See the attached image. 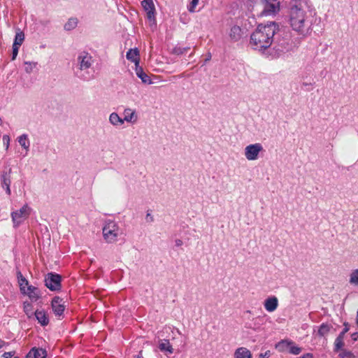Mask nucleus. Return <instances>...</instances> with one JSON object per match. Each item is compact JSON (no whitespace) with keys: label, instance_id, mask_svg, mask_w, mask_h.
Segmentation results:
<instances>
[{"label":"nucleus","instance_id":"f257e3e1","mask_svg":"<svg viewBox=\"0 0 358 358\" xmlns=\"http://www.w3.org/2000/svg\"><path fill=\"white\" fill-rule=\"evenodd\" d=\"M312 5L310 0H292L289 10V24L298 34L306 36L312 31Z\"/></svg>","mask_w":358,"mask_h":358},{"label":"nucleus","instance_id":"f03ea898","mask_svg":"<svg viewBox=\"0 0 358 358\" xmlns=\"http://www.w3.org/2000/svg\"><path fill=\"white\" fill-rule=\"evenodd\" d=\"M279 31V27L275 22L258 25L251 34L250 45L255 50L263 51L270 48L275 40V35Z\"/></svg>","mask_w":358,"mask_h":358},{"label":"nucleus","instance_id":"7ed1b4c3","mask_svg":"<svg viewBox=\"0 0 358 358\" xmlns=\"http://www.w3.org/2000/svg\"><path fill=\"white\" fill-rule=\"evenodd\" d=\"M78 70L76 76L84 81H89L94 78V73H90L88 70L94 63L92 55L85 52H81L77 58Z\"/></svg>","mask_w":358,"mask_h":358},{"label":"nucleus","instance_id":"20e7f679","mask_svg":"<svg viewBox=\"0 0 358 358\" xmlns=\"http://www.w3.org/2000/svg\"><path fill=\"white\" fill-rule=\"evenodd\" d=\"M103 236L107 243H112L123 234V231L115 221H108L103 227Z\"/></svg>","mask_w":358,"mask_h":358},{"label":"nucleus","instance_id":"39448f33","mask_svg":"<svg viewBox=\"0 0 358 358\" xmlns=\"http://www.w3.org/2000/svg\"><path fill=\"white\" fill-rule=\"evenodd\" d=\"M31 208L24 204L20 209L13 211L11 213V218L15 228L18 227L22 224L30 215Z\"/></svg>","mask_w":358,"mask_h":358},{"label":"nucleus","instance_id":"423d86ee","mask_svg":"<svg viewBox=\"0 0 358 358\" xmlns=\"http://www.w3.org/2000/svg\"><path fill=\"white\" fill-rule=\"evenodd\" d=\"M12 182V169L5 167L0 173V185L8 196L11 194L10 185Z\"/></svg>","mask_w":358,"mask_h":358},{"label":"nucleus","instance_id":"0eeeda50","mask_svg":"<svg viewBox=\"0 0 358 358\" xmlns=\"http://www.w3.org/2000/svg\"><path fill=\"white\" fill-rule=\"evenodd\" d=\"M61 275L57 273H49L45 275V285L51 291H57L61 289Z\"/></svg>","mask_w":358,"mask_h":358},{"label":"nucleus","instance_id":"6e6552de","mask_svg":"<svg viewBox=\"0 0 358 358\" xmlns=\"http://www.w3.org/2000/svg\"><path fill=\"white\" fill-rule=\"evenodd\" d=\"M263 150L262 144L257 143L247 145L244 150V155L249 161H254L258 159L259 152Z\"/></svg>","mask_w":358,"mask_h":358},{"label":"nucleus","instance_id":"1a4fd4ad","mask_svg":"<svg viewBox=\"0 0 358 358\" xmlns=\"http://www.w3.org/2000/svg\"><path fill=\"white\" fill-rule=\"evenodd\" d=\"M280 4L278 0H264L262 14L265 16L276 15L280 11Z\"/></svg>","mask_w":358,"mask_h":358},{"label":"nucleus","instance_id":"9d476101","mask_svg":"<svg viewBox=\"0 0 358 358\" xmlns=\"http://www.w3.org/2000/svg\"><path fill=\"white\" fill-rule=\"evenodd\" d=\"M273 49L275 51L278 55H280L281 53L286 52L289 51L290 49V44L289 39L282 38V39H276L273 42Z\"/></svg>","mask_w":358,"mask_h":358},{"label":"nucleus","instance_id":"9b49d317","mask_svg":"<svg viewBox=\"0 0 358 358\" xmlns=\"http://www.w3.org/2000/svg\"><path fill=\"white\" fill-rule=\"evenodd\" d=\"M51 305L52 311L55 315L56 316L60 317L65 310V306L62 299L59 298V296H55L52 300Z\"/></svg>","mask_w":358,"mask_h":358},{"label":"nucleus","instance_id":"f8f14e48","mask_svg":"<svg viewBox=\"0 0 358 358\" xmlns=\"http://www.w3.org/2000/svg\"><path fill=\"white\" fill-rule=\"evenodd\" d=\"M124 117L123 121L129 122V123H136L138 120V115L135 111V110L131 109L130 108H127L124 110Z\"/></svg>","mask_w":358,"mask_h":358},{"label":"nucleus","instance_id":"ddd939ff","mask_svg":"<svg viewBox=\"0 0 358 358\" xmlns=\"http://www.w3.org/2000/svg\"><path fill=\"white\" fill-rule=\"evenodd\" d=\"M229 36L231 41L234 42L238 41L243 36V30L238 25H234L231 27Z\"/></svg>","mask_w":358,"mask_h":358},{"label":"nucleus","instance_id":"4468645a","mask_svg":"<svg viewBox=\"0 0 358 358\" xmlns=\"http://www.w3.org/2000/svg\"><path fill=\"white\" fill-rule=\"evenodd\" d=\"M141 5L147 11V17L151 20L155 17V7L152 2V0H143L141 1Z\"/></svg>","mask_w":358,"mask_h":358},{"label":"nucleus","instance_id":"2eb2a0df","mask_svg":"<svg viewBox=\"0 0 358 358\" xmlns=\"http://www.w3.org/2000/svg\"><path fill=\"white\" fill-rule=\"evenodd\" d=\"M264 308L268 312H273L278 306V300L275 296L268 297L264 301Z\"/></svg>","mask_w":358,"mask_h":358},{"label":"nucleus","instance_id":"dca6fc26","mask_svg":"<svg viewBox=\"0 0 358 358\" xmlns=\"http://www.w3.org/2000/svg\"><path fill=\"white\" fill-rule=\"evenodd\" d=\"M126 57L128 60L134 62L136 66L139 65V51L137 48L129 49L127 52Z\"/></svg>","mask_w":358,"mask_h":358},{"label":"nucleus","instance_id":"f3484780","mask_svg":"<svg viewBox=\"0 0 358 358\" xmlns=\"http://www.w3.org/2000/svg\"><path fill=\"white\" fill-rule=\"evenodd\" d=\"M135 72L136 76L141 80L142 83L145 84H152L151 79L139 65L136 66Z\"/></svg>","mask_w":358,"mask_h":358},{"label":"nucleus","instance_id":"a211bd4d","mask_svg":"<svg viewBox=\"0 0 358 358\" xmlns=\"http://www.w3.org/2000/svg\"><path fill=\"white\" fill-rule=\"evenodd\" d=\"M32 301H37L40 297V292L38 289L34 286L29 285L26 289V293Z\"/></svg>","mask_w":358,"mask_h":358},{"label":"nucleus","instance_id":"6ab92c4d","mask_svg":"<svg viewBox=\"0 0 358 358\" xmlns=\"http://www.w3.org/2000/svg\"><path fill=\"white\" fill-rule=\"evenodd\" d=\"M159 349L166 355L172 354L173 352L172 345L170 344L169 341L166 339L159 341Z\"/></svg>","mask_w":358,"mask_h":358},{"label":"nucleus","instance_id":"aec40b11","mask_svg":"<svg viewBox=\"0 0 358 358\" xmlns=\"http://www.w3.org/2000/svg\"><path fill=\"white\" fill-rule=\"evenodd\" d=\"M108 121L113 127H120L124 123L123 119L115 112L110 114Z\"/></svg>","mask_w":358,"mask_h":358},{"label":"nucleus","instance_id":"412c9836","mask_svg":"<svg viewBox=\"0 0 358 358\" xmlns=\"http://www.w3.org/2000/svg\"><path fill=\"white\" fill-rule=\"evenodd\" d=\"M35 316L42 326H46L49 323V319L45 311L37 310L35 312Z\"/></svg>","mask_w":358,"mask_h":358},{"label":"nucleus","instance_id":"4be33fe9","mask_svg":"<svg viewBox=\"0 0 358 358\" xmlns=\"http://www.w3.org/2000/svg\"><path fill=\"white\" fill-rule=\"evenodd\" d=\"M46 352L42 348H32L27 356V358H45Z\"/></svg>","mask_w":358,"mask_h":358},{"label":"nucleus","instance_id":"5701e85b","mask_svg":"<svg viewBox=\"0 0 358 358\" xmlns=\"http://www.w3.org/2000/svg\"><path fill=\"white\" fill-rule=\"evenodd\" d=\"M17 278L21 292L26 293V289L29 285L28 280L23 276L20 271H17Z\"/></svg>","mask_w":358,"mask_h":358},{"label":"nucleus","instance_id":"b1692460","mask_svg":"<svg viewBox=\"0 0 358 358\" xmlns=\"http://www.w3.org/2000/svg\"><path fill=\"white\" fill-rule=\"evenodd\" d=\"M235 358H252V354L250 351L246 348H239L234 353Z\"/></svg>","mask_w":358,"mask_h":358},{"label":"nucleus","instance_id":"393cba45","mask_svg":"<svg viewBox=\"0 0 358 358\" xmlns=\"http://www.w3.org/2000/svg\"><path fill=\"white\" fill-rule=\"evenodd\" d=\"M331 328L332 326L331 324H329L327 323H322L319 327L317 334L321 337L325 336L329 333Z\"/></svg>","mask_w":358,"mask_h":358},{"label":"nucleus","instance_id":"a878e982","mask_svg":"<svg viewBox=\"0 0 358 358\" xmlns=\"http://www.w3.org/2000/svg\"><path fill=\"white\" fill-rule=\"evenodd\" d=\"M24 40V33L22 31H20V29H18V31L16 32L13 45L20 47L21 45L22 44Z\"/></svg>","mask_w":358,"mask_h":358},{"label":"nucleus","instance_id":"bb28decb","mask_svg":"<svg viewBox=\"0 0 358 358\" xmlns=\"http://www.w3.org/2000/svg\"><path fill=\"white\" fill-rule=\"evenodd\" d=\"M18 143L26 150H29L30 142L27 134H22L18 137Z\"/></svg>","mask_w":358,"mask_h":358},{"label":"nucleus","instance_id":"cd10ccee","mask_svg":"<svg viewBox=\"0 0 358 358\" xmlns=\"http://www.w3.org/2000/svg\"><path fill=\"white\" fill-rule=\"evenodd\" d=\"M78 24V20L77 18L72 17L70 18L64 24V29L66 31H71L74 29Z\"/></svg>","mask_w":358,"mask_h":358},{"label":"nucleus","instance_id":"c85d7f7f","mask_svg":"<svg viewBox=\"0 0 358 358\" xmlns=\"http://www.w3.org/2000/svg\"><path fill=\"white\" fill-rule=\"evenodd\" d=\"M349 277V283L358 286V268L352 270Z\"/></svg>","mask_w":358,"mask_h":358},{"label":"nucleus","instance_id":"c756f323","mask_svg":"<svg viewBox=\"0 0 358 358\" xmlns=\"http://www.w3.org/2000/svg\"><path fill=\"white\" fill-rule=\"evenodd\" d=\"M24 65L25 72L31 73L37 67L38 63L36 62H24Z\"/></svg>","mask_w":358,"mask_h":358},{"label":"nucleus","instance_id":"7c9ffc66","mask_svg":"<svg viewBox=\"0 0 358 358\" xmlns=\"http://www.w3.org/2000/svg\"><path fill=\"white\" fill-rule=\"evenodd\" d=\"M343 337H341L340 336H338L337 338L335 340L334 345H335V351H338L342 349V348L344 345L343 342Z\"/></svg>","mask_w":358,"mask_h":358},{"label":"nucleus","instance_id":"2f4dec72","mask_svg":"<svg viewBox=\"0 0 358 358\" xmlns=\"http://www.w3.org/2000/svg\"><path fill=\"white\" fill-rule=\"evenodd\" d=\"M339 356L341 358H353L354 355L352 352L348 350H343L341 353H340Z\"/></svg>","mask_w":358,"mask_h":358},{"label":"nucleus","instance_id":"473e14b6","mask_svg":"<svg viewBox=\"0 0 358 358\" xmlns=\"http://www.w3.org/2000/svg\"><path fill=\"white\" fill-rule=\"evenodd\" d=\"M189 49V48L176 47L174 48V52L177 55H182L187 52Z\"/></svg>","mask_w":358,"mask_h":358},{"label":"nucleus","instance_id":"72a5a7b5","mask_svg":"<svg viewBox=\"0 0 358 358\" xmlns=\"http://www.w3.org/2000/svg\"><path fill=\"white\" fill-rule=\"evenodd\" d=\"M199 3V0H192L188 8V10L189 12L193 13L194 12V8L197 6Z\"/></svg>","mask_w":358,"mask_h":358},{"label":"nucleus","instance_id":"f704fd0d","mask_svg":"<svg viewBox=\"0 0 358 358\" xmlns=\"http://www.w3.org/2000/svg\"><path fill=\"white\" fill-rule=\"evenodd\" d=\"M289 352L293 355H299L301 352V348L298 346H291Z\"/></svg>","mask_w":358,"mask_h":358},{"label":"nucleus","instance_id":"c9c22d12","mask_svg":"<svg viewBox=\"0 0 358 358\" xmlns=\"http://www.w3.org/2000/svg\"><path fill=\"white\" fill-rule=\"evenodd\" d=\"M12 48H13V51H12V58H11V59L12 60H15L16 59L20 47H18V46H13V45Z\"/></svg>","mask_w":358,"mask_h":358},{"label":"nucleus","instance_id":"e433bc0d","mask_svg":"<svg viewBox=\"0 0 358 358\" xmlns=\"http://www.w3.org/2000/svg\"><path fill=\"white\" fill-rule=\"evenodd\" d=\"M349 331V324L347 322L344 323V329L343 331L339 334L338 336L343 337L345 336V334Z\"/></svg>","mask_w":358,"mask_h":358},{"label":"nucleus","instance_id":"4c0bfd02","mask_svg":"<svg viewBox=\"0 0 358 358\" xmlns=\"http://www.w3.org/2000/svg\"><path fill=\"white\" fill-rule=\"evenodd\" d=\"M3 142L4 145H6V148L7 150L9 147V143H10V138L8 135H4L3 136Z\"/></svg>","mask_w":358,"mask_h":358},{"label":"nucleus","instance_id":"58836bf2","mask_svg":"<svg viewBox=\"0 0 358 358\" xmlns=\"http://www.w3.org/2000/svg\"><path fill=\"white\" fill-rule=\"evenodd\" d=\"M15 354V351L6 352L2 355V358H10Z\"/></svg>","mask_w":358,"mask_h":358},{"label":"nucleus","instance_id":"ea45409f","mask_svg":"<svg viewBox=\"0 0 358 358\" xmlns=\"http://www.w3.org/2000/svg\"><path fill=\"white\" fill-rule=\"evenodd\" d=\"M145 220L148 222H152L154 221V217L149 211L147 212Z\"/></svg>","mask_w":358,"mask_h":358},{"label":"nucleus","instance_id":"a19ab883","mask_svg":"<svg viewBox=\"0 0 358 358\" xmlns=\"http://www.w3.org/2000/svg\"><path fill=\"white\" fill-rule=\"evenodd\" d=\"M182 244H183V242H182V240H180V239H176V240L175 241V245H176V246H177V247H180V246H181Z\"/></svg>","mask_w":358,"mask_h":358},{"label":"nucleus","instance_id":"79ce46f5","mask_svg":"<svg viewBox=\"0 0 358 358\" xmlns=\"http://www.w3.org/2000/svg\"><path fill=\"white\" fill-rule=\"evenodd\" d=\"M302 358H313V356L312 354H310V353H307L306 355H304Z\"/></svg>","mask_w":358,"mask_h":358},{"label":"nucleus","instance_id":"37998d69","mask_svg":"<svg viewBox=\"0 0 358 358\" xmlns=\"http://www.w3.org/2000/svg\"><path fill=\"white\" fill-rule=\"evenodd\" d=\"M357 337H358V334L357 333H355L352 335V338L353 340H357Z\"/></svg>","mask_w":358,"mask_h":358},{"label":"nucleus","instance_id":"c03bdc74","mask_svg":"<svg viewBox=\"0 0 358 358\" xmlns=\"http://www.w3.org/2000/svg\"><path fill=\"white\" fill-rule=\"evenodd\" d=\"M284 343H287V345H292V342L282 341L280 344H284Z\"/></svg>","mask_w":358,"mask_h":358},{"label":"nucleus","instance_id":"a18cd8bd","mask_svg":"<svg viewBox=\"0 0 358 358\" xmlns=\"http://www.w3.org/2000/svg\"><path fill=\"white\" fill-rule=\"evenodd\" d=\"M210 59H211V55H210V53H209V54L208 55L207 58L206 59L205 62H208V61H210Z\"/></svg>","mask_w":358,"mask_h":358},{"label":"nucleus","instance_id":"49530a36","mask_svg":"<svg viewBox=\"0 0 358 358\" xmlns=\"http://www.w3.org/2000/svg\"><path fill=\"white\" fill-rule=\"evenodd\" d=\"M4 344H5V342L0 339V348H2Z\"/></svg>","mask_w":358,"mask_h":358},{"label":"nucleus","instance_id":"de8ad7c7","mask_svg":"<svg viewBox=\"0 0 358 358\" xmlns=\"http://www.w3.org/2000/svg\"><path fill=\"white\" fill-rule=\"evenodd\" d=\"M356 323L358 326V309H357V315H356Z\"/></svg>","mask_w":358,"mask_h":358},{"label":"nucleus","instance_id":"09e8293b","mask_svg":"<svg viewBox=\"0 0 358 358\" xmlns=\"http://www.w3.org/2000/svg\"><path fill=\"white\" fill-rule=\"evenodd\" d=\"M14 358H17V357H14Z\"/></svg>","mask_w":358,"mask_h":358}]
</instances>
